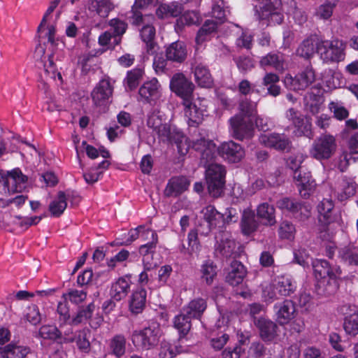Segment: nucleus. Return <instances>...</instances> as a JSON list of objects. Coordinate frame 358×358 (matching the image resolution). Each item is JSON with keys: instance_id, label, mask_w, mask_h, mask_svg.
<instances>
[{"instance_id": "1", "label": "nucleus", "mask_w": 358, "mask_h": 358, "mask_svg": "<svg viewBox=\"0 0 358 358\" xmlns=\"http://www.w3.org/2000/svg\"><path fill=\"white\" fill-rule=\"evenodd\" d=\"M60 0H52L45 13L40 25L38 27V33L40 38L47 39V48L50 50V53L45 55L44 48L39 45L36 48V56L43 57V62L45 73L52 79L62 83V77L61 73L58 71L55 61H60L64 57L63 49L64 43L56 37L55 24L51 23L52 13L57 7Z\"/></svg>"}, {"instance_id": "2", "label": "nucleus", "mask_w": 358, "mask_h": 358, "mask_svg": "<svg viewBox=\"0 0 358 358\" xmlns=\"http://www.w3.org/2000/svg\"><path fill=\"white\" fill-rule=\"evenodd\" d=\"M257 102L248 99L242 101L238 107V113L229 120V131L232 136L243 141L254 136L255 126L259 130L266 131L270 128V119L257 115Z\"/></svg>"}, {"instance_id": "3", "label": "nucleus", "mask_w": 358, "mask_h": 358, "mask_svg": "<svg viewBox=\"0 0 358 358\" xmlns=\"http://www.w3.org/2000/svg\"><path fill=\"white\" fill-rule=\"evenodd\" d=\"M192 148L201 154V162L205 163L213 161L217 155L229 163H238L245 156L243 147L232 141L223 142L217 148L213 141L201 138L193 141Z\"/></svg>"}, {"instance_id": "4", "label": "nucleus", "mask_w": 358, "mask_h": 358, "mask_svg": "<svg viewBox=\"0 0 358 358\" xmlns=\"http://www.w3.org/2000/svg\"><path fill=\"white\" fill-rule=\"evenodd\" d=\"M201 214L203 220L207 223L209 231L215 229L219 230L215 236L216 250L226 257H230L236 248V243L231 234L223 230L224 226L223 214L218 212L212 205L203 208Z\"/></svg>"}, {"instance_id": "5", "label": "nucleus", "mask_w": 358, "mask_h": 358, "mask_svg": "<svg viewBox=\"0 0 358 358\" xmlns=\"http://www.w3.org/2000/svg\"><path fill=\"white\" fill-rule=\"evenodd\" d=\"M147 124L162 141L175 143L180 155H185L187 153L190 147L187 138L179 129L164 122L159 113H153L150 115Z\"/></svg>"}, {"instance_id": "6", "label": "nucleus", "mask_w": 358, "mask_h": 358, "mask_svg": "<svg viewBox=\"0 0 358 358\" xmlns=\"http://www.w3.org/2000/svg\"><path fill=\"white\" fill-rule=\"evenodd\" d=\"M315 278L320 286L324 285V292L327 295L334 294L339 287L341 270L339 266H329L327 260L316 259L312 262Z\"/></svg>"}, {"instance_id": "7", "label": "nucleus", "mask_w": 358, "mask_h": 358, "mask_svg": "<svg viewBox=\"0 0 358 358\" xmlns=\"http://www.w3.org/2000/svg\"><path fill=\"white\" fill-rule=\"evenodd\" d=\"M295 282L291 276L280 275L274 277L271 281L262 284V296L265 302L271 303L281 296H289L296 290Z\"/></svg>"}, {"instance_id": "8", "label": "nucleus", "mask_w": 358, "mask_h": 358, "mask_svg": "<svg viewBox=\"0 0 358 358\" xmlns=\"http://www.w3.org/2000/svg\"><path fill=\"white\" fill-rule=\"evenodd\" d=\"M346 44L338 38L320 40L317 44V53L324 63L336 64L343 62L346 56Z\"/></svg>"}, {"instance_id": "9", "label": "nucleus", "mask_w": 358, "mask_h": 358, "mask_svg": "<svg viewBox=\"0 0 358 358\" xmlns=\"http://www.w3.org/2000/svg\"><path fill=\"white\" fill-rule=\"evenodd\" d=\"M211 162L201 161V164L206 167L205 178L208 192L211 196L217 197L223 192L227 171L224 166Z\"/></svg>"}, {"instance_id": "10", "label": "nucleus", "mask_w": 358, "mask_h": 358, "mask_svg": "<svg viewBox=\"0 0 358 358\" xmlns=\"http://www.w3.org/2000/svg\"><path fill=\"white\" fill-rule=\"evenodd\" d=\"M162 334L160 325L153 322L141 330L134 331L131 339L136 347L149 350L157 344Z\"/></svg>"}, {"instance_id": "11", "label": "nucleus", "mask_w": 358, "mask_h": 358, "mask_svg": "<svg viewBox=\"0 0 358 358\" xmlns=\"http://www.w3.org/2000/svg\"><path fill=\"white\" fill-rule=\"evenodd\" d=\"M154 20L155 17L152 15H143L138 11L134 12L133 24L136 25L144 24L140 30V35L142 41L146 44L147 51L149 54H154L156 51V44L154 42L155 28L152 24Z\"/></svg>"}, {"instance_id": "12", "label": "nucleus", "mask_w": 358, "mask_h": 358, "mask_svg": "<svg viewBox=\"0 0 358 358\" xmlns=\"http://www.w3.org/2000/svg\"><path fill=\"white\" fill-rule=\"evenodd\" d=\"M170 88L182 100V104H189V100H194V85L182 73L175 74L170 81Z\"/></svg>"}, {"instance_id": "13", "label": "nucleus", "mask_w": 358, "mask_h": 358, "mask_svg": "<svg viewBox=\"0 0 358 358\" xmlns=\"http://www.w3.org/2000/svg\"><path fill=\"white\" fill-rule=\"evenodd\" d=\"M315 76L311 67H306L294 77L287 74L284 78L285 87L291 90L300 91L308 88L315 80Z\"/></svg>"}, {"instance_id": "14", "label": "nucleus", "mask_w": 358, "mask_h": 358, "mask_svg": "<svg viewBox=\"0 0 358 358\" xmlns=\"http://www.w3.org/2000/svg\"><path fill=\"white\" fill-rule=\"evenodd\" d=\"M336 148V141L331 135H322L318 138L310 149V155L317 160L329 159Z\"/></svg>"}, {"instance_id": "15", "label": "nucleus", "mask_w": 358, "mask_h": 358, "mask_svg": "<svg viewBox=\"0 0 358 358\" xmlns=\"http://www.w3.org/2000/svg\"><path fill=\"white\" fill-rule=\"evenodd\" d=\"M296 315L294 303L289 299H285L273 306V317L276 323L284 326L289 324Z\"/></svg>"}, {"instance_id": "16", "label": "nucleus", "mask_w": 358, "mask_h": 358, "mask_svg": "<svg viewBox=\"0 0 358 358\" xmlns=\"http://www.w3.org/2000/svg\"><path fill=\"white\" fill-rule=\"evenodd\" d=\"M259 141L264 146L277 150L289 151L292 148V143L285 134L264 133L259 136Z\"/></svg>"}, {"instance_id": "17", "label": "nucleus", "mask_w": 358, "mask_h": 358, "mask_svg": "<svg viewBox=\"0 0 358 358\" xmlns=\"http://www.w3.org/2000/svg\"><path fill=\"white\" fill-rule=\"evenodd\" d=\"M113 87L109 78H103L92 92V98L96 106H106L112 96Z\"/></svg>"}, {"instance_id": "18", "label": "nucleus", "mask_w": 358, "mask_h": 358, "mask_svg": "<svg viewBox=\"0 0 358 358\" xmlns=\"http://www.w3.org/2000/svg\"><path fill=\"white\" fill-rule=\"evenodd\" d=\"M294 179L300 195L306 199L314 193L317 184L312 178L311 173L307 171H299L294 173Z\"/></svg>"}, {"instance_id": "19", "label": "nucleus", "mask_w": 358, "mask_h": 358, "mask_svg": "<svg viewBox=\"0 0 358 358\" xmlns=\"http://www.w3.org/2000/svg\"><path fill=\"white\" fill-rule=\"evenodd\" d=\"M141 99L147 103L156 102L162 95V87L155 78L144 82L138 90Z\"/></svg>"}, {"instance_id": "20", "label": "nucleus", "mask_w": 358, "mask_h": 358, "mask_svg": "<svg viewBox=\"0 0 358 358\" xmlns=\"http://www.w3.org/2000/svg\"><path fill=\"white\" fill-rule=\"evenodd\" d=\"M115 6L110 0H90L85 8V14L87 17H93L98 15L101 17L106 18Z\"/></svg>"}, {"instance_id": "21", "label": "nucleus", "mask_w": 358, "mask_h": 358, "mask_svg": "<svg viewBox=\"0 0 358 358\" xmlns=\"http://www.w3.org/2000/svg\"><path fill=\"white\" fill-rule=\"evenodd\" d=\"M131 278L130 275H125L117 278L112 284L110 295L117 301L124 299L130 291Z\"/></svg>"}, {"instance_id": "22", "label": "nucleus", "mask_w": 358, "mask_h": 358, "mask_svg": "<svg viewBox=\"0 0 358 358\" xmlns=\"http://www.w3.org/2000/svg\"><path fill=\"white\" fill-rule=\"evenodd\" d=\"M357 187L353 178L345 176L336 184L334 194L339 201H345L355 195Z\"/></svg>"}, {"instance_id": "23", "label": "nucleus", "mask_w": 358, "mask_h": 358, "mask_svg": "<svg viewBox=\"0 0 358 358\" xmlns=\"http://www.w3.org/2000/svg\"><path fill=\"white\" fill-rule=\"evenodd\" d=\"M342 312L345 315L343 328L347 334L355 336L358 334V310L355 306H343Z\"/></svg>"}, {"instance_id": "24", "label": "nucleus", "mask_w": 358, "mask_h": 358, "mask_svg": "<svg viewBox=\"0 0 358 358\" xmlns=\"http://www.w3.org/2000/svg\"><path fill=\"white\" fill-rule=\"evenodd\" d=\"M184 106L185 116L189 127H196L203 120L206 110L203 107L199 108L196 102L189 100V104H182Z\"/></svg>"}, {"instance_id": "25", "label": "nucleus", "mask_w": 358, "mask_h": 358, "mask_svg": "<svg viewBox=\"0 0 358 358\" xmlns=\"http://www.w3.org/2000/svg\"><path fill=\"white\" fill-rule=\"evenodd\" d=\"M334 203L331 199H324L317 206L319 222L324 225L335 222L338 216L334 213Z\"/></svg>"}, {"instance_id": "26", "label": "nucleus", "mask_w": 358, "mask_h": 358, "mask_svg": "<svg viewBox=\"0 0 358 358\" xmlns=\"http://www.w3.org/2000/svg\"><path fill=\"white\" fill-rule=\"evenodd\" d=\"M257 217L260 222L266 227L275 224V209L274 206L267 202L259 203L256 208Z\"/></svg>"}, {"instance_id": "27", "label": "nucleus", "mask_w": 358, "mask_h": 358, "mask_svg": "<svg viewBox=\"0 0 358 358\" xmlns=\"http://www.w3.org/2000/svg\"><path fill=\"white\" fill-rule=\"evenodd\" d=\"M259 66L264 70L272 68L277 71L282 72L285 69L283 55L280 52L268 53L260 58Z\"/></svg>"}, {"instance_id": "28", "label": "nucleus", "mask_w": 358, "mask_h": 358, "mask_svg": "<svg viewBox=\"0 0 358 358\" xmlns=\"http://www.w3.org/2000/svg\"><path fill=\"white\" fill-rule=\"evenodd\" d=\"M147 292L143 287H137L133 290L129 300V309L133 314L141 313L145 307Z\"/></svg>"}, {"instance_id": "29", "label": "nucleus", "mask_w": 358, "mask_h": 358, "mask_svg": "<svg viewBox=\"0 0 358 358\" xmlns=\"http://www.w3.org/2000/svg\"><path fill=\"white\" fill-rule=\"evenodd\" d=\"M259 222L255 219V213L250 208H245L242 213L241 228L243 234L250 236L255 232L259 227Z\"/></svg>"}, {"instance_id": "30", "label": "nucleus", "mask_w": 358, "mask_h": 358, "mask_svg": "<svg viewBox=\"0 0 358 358\" xmlns=\"http://www.w3.org/2000/svg\"><path fill=\"white\" fill-rule=\"evenodd\" d=\"M255 324L259 330L261 338L265 341H272L276 335L277 325L268 319L259 317L255 320Z\"/></svg>"}, {"instance_id": "31", "label": "nucleus", "mask_w": 358, "mask_h": 358, "mask_svg": "<svg viewBox=\"0 0 358 358\" xmlns=\"http://www.w3.org/2000/svg\"><path fill=\"white\" fill-rule=\"evenodd\" d=\"M245 266L238 261L231 262L226 276V280L230 285L236 286L241 284L246 275Z\"/></svg>"}, {"instance_id": "32", "label": "nucleus", "mask_w": 358, "mask_h": 358, "mask_svg": "<svg viewBox=\"0 0 358 358\" xmlns=\"http://www.w3.org/2000/svg\"><path fill=\"white\" fill-rule=\"evenodd\" d=\"M189 183L186 177H173L166 185L165 193L169 196H176L187 189Z\"/></svg>"}, {"instance_id": "33", "label": "nucleus", "mask_w": 358, "mask_h": 358, "mask_svg": "<svg viewBox=\"0 0 358 358\" xmlns=\"http://www.w3.org/2000/svg\"><path fill=\"white\" fill-rule=\"evenodd\" d=\"M29 352L28 347L15 343H10L0 348L2 358H25Z\"/></svg>"}, {"instance_id": "34", "label": "nucleus", "mask_w": 358, "mask_h": 358, "mask_svg": "<svg viewBox=\"0 0 358 358\" xmlns=\"http://www.w3.org/2000/svg\"><path fill=\"white\" fill-rule=\"evenodd\" d=\"M206 308L207 303L206 300L196 298L190 301L187 306L182 308V310L183 313H185L192 319H200Z\"/></svg>"}, {"instance_id": "35", "label": "nucleus", "mask_w": 358, "mask_h": 358, "mask_svg": "<svg viewBox=\"0 0 358 358\" xmlns=\"http://www.w3.org/2000/svg\"><path fill=\"white\" fill-rule=\"evenodd\" d=\"M166 56L169 60L177 62H183L187 57L185 43L181 41L172 43L166 49Z\"/></svg>"}, {"instance_id": "36", "label": "nucleus", "mask_w": 358, "mask_h": 358, "mask_svg": "<svg viewBox=\"0 0 358 358\" xmlns=\"http://www.w3.org/2000/svg\"><path fill=\"white\" fill-rule=\"evenodd\" d=\"M320 42V40L316 36H310L303 41L296 50V54L301 57L310 58L315 51L317 52V44Z\"/></svg>"}, {"instance_id": "37", "label": "nucleus", "mask_w": 358, "mask_h": 358, "mask_svg": "<svg viewBox=\"0 0 358 358\" xmlns=\"http://www.w3.org/2000/svg\"><path fill=\"white\" fill-rule=\"evenodd\" d=\"M183 7L181 3L173 1L169 4H162L157 9V15L162 19L170 17H176L181 14Z\"/></svg>"}, {"instance_id": "38", "label": "nucleus", "mask_w": 358, "mask_h": 358, "mask_svg": "<svg viewBox=\"0 0 358 358\" xmlns=\"http://www.w3.org/2000/svg\"><path fill=\"white\" fill-rule=\"evenodd\" d=\"M212 15H213L212 14ZM213 17H214V16ZM226 17L223 20H220L215 17V18L217 20V22L211 20H206L197 33L196 37V44L200 45L206 40H207L208 35L215 31L217 28V24L219 23L223 22Z\"/></svg>"}, {"instance_id": "39", "label": "nucleus", "mask_w": 358, "mask_h": 358, "mask_svg": "<svg viewBox=\"0 0 358 358\" xmlns=\"http://www.w3.org/2000/svg\"><path fill=\"white\" fill-rule=\"evenodd\" d=\"M239 345H236L234 348H226L222 353L223 358H240L241 355L244 352V349L241 345H245L249 339L248 333L244 334L238 332L237 334Z\"/></svg>"}, {"instance_id": "40", "label": "nucleus", "mask_w": 358, "mask_h": 358, "mask_svg": "<svg viewBox=\"0 0 358 358\" xmlns=\"http://www.w3.org/2000/svg\"><path fill=\"white\" fill-rule=\"evenodd\" d=\"M324 98L320 95L308 93L304 97V107L307 112L313 115L317 114L323 105Z\"/></svg>"}, {"instance_id": "41", "label": "nucleus", "mask_w": 358, "mask_h": 358, "mask_svg": "<svg viewBox=\"0 0 358 358\" xmlns=\"http://www.w3.org/2000/svg\"><path fill=\"white\" fill-rule=\"evenodd\" d=\"M184 350L178 343H171L163 341L160 344L159 358H173L176 355L183 352Z\"/></svg>"}, {"instance_id": "42", "label": "nucleus", "mask_w": 358, "mask_h": 358, "mask_svg": "<svg viewBox=\"0 0 358 358\" xmlns=\"http://www.w3.org/2000/svg\"><path fill=\"white\" fill-rule=\"evenodd\" d=\"M279 76L274 73H266L263 78L262 85L267 87L268 94L277 96L280 93V87L278 85Z\"/></svg>"}, {"instance_id": "43", "label": "nucleus", "mask_w": 358, "mask_h": 358, "mask_svg": "<svg viewBox=\"0 0 358 358\" xmlns=\"http://www.w3.org/2000/svg\"><path fill=\"white\" fill-rule=\"evenodd\" d=\"M191 317H189L185 313H181L175 316L173 319V327L180 334V337H183L187 334L191 328Z\"/></svg>"}, {"instance_id": "44", "label": "nucleus", "mask_w": 358, "mask_h": 358, "mask_svg": "<svg viewBox=\"0 0 358 358\" xmlns=\"http://www.w3.org/2000/svg\"><path fill=\"white\" fill-rule=\"evenodd\" d=\"M110 165L109 161L104 159L96 166H92L87 173H84L85 180L88 184L96 182L103 171L107 169Z\"/></svg>"}, {"instance_id": "45", "label": "nucleus", "mask_w": 358, "mask_h": 358, "mask_svg": "<svg viewBox=\"0 0 358 358\" xmlns=\"http://www.w3.org/2000/svg\"><path fill=\"white\" fill-rule=\"evenodd\" d=\"M194 78L197 84L202 87H210L213 83V79L208 69L199 64L194 69Z\"/></svg>"}, {"instance_id": "46", "label": "nucleus", "mask_w": 358, "mask_h": 358, "mask_svg": "<svg viewBox=\"0 0 358 358\" xmlns=\"http://www.w3.org/2000/svg\"><path fill=\"white\" fill-rule=\"evenodd\" d=\"M338 255L344 262L358 265V249L354 245H349L341 248Z\"/></svg>"}, {"instance_id": "47", "label": "nucleus", "mask_w": 358, "mask_h": 358, "mask_svg": "<svg viewBox=\"0 0 358 358\" xmlns=\"http://www.w3.org/2000/svg\"><path fill=\"white\" fill-rule=\"evenodd\" d=\"M67 206L66 194L60 192L57 196L50 203L49 210L52 216H60Z\"/></svg>"}, {"instance_id": "48", "label": "nucleus", "mask_w": 358, "mask_h": 358, "mask_svg": "<svg viewBox=\"0 0 358 358\" xmlns=\"http://www.w3.org/2000/svg\"><path fill=\"white\" fill-rule=\"evenodd\" d=\"M200 21V16L198 13L195 11H187L182 15L178 19H177L176 24V29L182 30L185 26H189L192 24H196Z\"/></svg>"}, {"instance_id": "49", "label": "nucleus", "mask_w": 358, "mask_h": 358, "mask_svg": "<svg viewBox=\"0 0 358 358\" xmlns=\"http://www.w3.org/2000/svg\"><path fill=\"white\" fill-rule=\"evenodd\" d=\"M201 279L207 285H210L217 275V267L213 262L208 260L201 267Z\"/></svg>"}, {"instance_id": "50", "label": "nucleus", "mask_w": 358, "mask_h": 358, "mask_svg": "<svg viewBox=\"0 0 358 358\" xmlns=\"http://www.w3.org/2000/svg\"><path fill=\"white\" fill-rule=\"evenodd\" d=\"M278 233L281 240L292 241L295 238L296 228L292 222L283 221L280 224Z\"/></svg>"}, {"instance_id": "51", "label": "nucleus", "mask_w": 358, "mask_h": 358, "mask_svg": "<svg viewBox=\"0 0 358 358\" xmlns=\"http://www.w3.org/2000/svg\"><path fill=\"white\" fill-rule=\"evenodd\" d=\"M110 348L112 353L117 357H122L125 353L126 338L122 335H116L110 341Z\"/></svg>"}, {"instance_id": "52", "label": "nucleus", "mask_w": 358, "mask_h": 358, "mask_svg": "<svg viewBox=\"0 0 358 358\" xmlns=\"http://www.w3.org/2000/svg\"><path fill=\"white\" fill-rule=\"evenodd\" d=\"M294 124L295 127L294 133L296 136H304L308 138H312L313 134L312 131V124L310 120L304 117Z\"/></svg>"}, {"instance_id": "53", "label": "nucleus", "mask_w": 358, "mask_h": 358, "mask_svg": "<svg viewBox=\"0 0 358 358\" xmlns=\"http://www.w3.org/2000/svg\"><path fill=\"white\" fill-rule=\"evenodd\" d=\"M143 74V71L141 69H134L129 71L124 79L126 89H129V90L135 89L138 86Z\"/></svg>"}, {"instance_id": "54", "label": "nucleus", "mask_w": 358, "mask_h": 358, "mask_svg": "<svg viewBox=\"0 0 358 358\" xmlns=\"http://www.w3.org/2000/svg\"><path fill=\"white\" fill-rule=\"evenodd\" d=\"M94 304L91 303L85 308L80 309L76 316L73 317L71 324L78 325L88 321L94 310Z\"/></svg>"}, {"instance_id": "55", "label": "nucleus", "mask_w": 358, "mask_h": 358, "mask_svg": "<svg viewBox=\"0 0 358 358\" xmlns=\"http://www.w3.org/2000/svg\"><path fill=\"white\" fill-rule=\"evenodd\" d=\"M188 248H186L184 245H182V246L180 248V250L182 253H187L189 255H192L193 253H196L199 250V243L198 241L197 238V233L196 231L192 230L189 232L188 236Z\"/></svg>"}, {"instance_id": "56", "label": "nucleus", "mask_w": 358, "mask_h": 358, "mask_svg": "<svg viewBox=\"0 0 358 358\" xmlns=\"http://www.w3.org/2000/svg\"><path fill=\"white\" fill-rule=\"evenodd\" d=\"M277 206L282 211H287L294 215L298 213L299 202L287 197H284L277 201Z\"/></svg>"}, {"instance_id": "57", "label": "nucleus", "mask_w": 358, "mask_h": 358, "mask_svg": "<svg viewBox=\"0 0 358 358\" xmlns=\"http://www.w3.org/2000/svg\"><path fill=\"white\" fill-rule=\"evenodd\" d=\"M87 297L86 292L78 289H70L62 294L64 301H69L73 304H79L84 301Z\"/></svg>"}, {"instance_id": "58", "label": "nucleus", "mask_w": 358, "mask_h": 358, "mask_svg": "<svg viewBox=\"0 0 358 358\" xmlns=\"http://www.w3.org/2000/svg\"><path fill=\"white\" fill-rule=\"evenodd\" d=\"M82 147L85 150L87 155L91 159H96L99 155L104 159L110 157L109 152L103 147H100L99 149H96L92 145H87L85 141L82 143Z\"/></svg>"}, {"instance_id": "59", "label": "nucleus", "mask_w": 358, "mask_h": 358, "mask_svg": "<svg viewBox=\"0 0 358 358\" xmlns=\"http://www.w3.org/2000/svg\"><path fill=\"white\" fill-rule=\"evenodd\" d=\"M329 110L334 113V117L339 120L348 117L349 113L345 108L343 103L340 101H331L329 104Z\"/></svg>"}, {"instance_id": "60", "label": "nucleus", "mask_w": 358, "mask_h": 358, "mask_svg": "<svg viewBox=\"0 0 358 358\" xmlns=\"http://www.w3.org/2000/svg\"><path fill=\"white\" fill-rule=\"evenodd\" d=\"M351 152L343 151L335 160V166L341 171H345L351 162H355V158L352 157Z\"/></svg>"}, {"instance_id": "61", "label": "nucleus", "mask_w": 358, "mask_h": 358, "mask_svg": "<svg viewBox=\"0 0 358 358\" xmlns=\"http://www.w3.org/2000/svg\"><path fill=\"white\" fill-rule=\"evenodd\" d=\"M310 255L304 248L299 247L294 250V259L303 268L309 266Z\"/></svg>"}, {"instance_id": "62", "label": "nucleus", "mask_w": 358, "mask_h": 358, "mask_svg": "<svg viewBox=\"0 0 358 358\" xmlns=\"http://www.w3.org/2000/svg\"><path fill=\"white\" fill-rule=\"evenodd\" d=\"M212 13L214 17L219 20H223L229 13V10L225 7L223 0H213Z\"/></svg>"}, {"instance_id": "63", "label": "nucleus", "mask_w": 358, "mask_h": 358, "mask_svg": "<svg viewBox=\"0 0 358 358\" xmlns=\"http://www.w3.org/2000/svg\"><path fill=\"white\" fill-rule=\"evenodd\" d=\"M39 334L44 339H56L61 334L55 326L44 325L40 328Z\"/></svg>"}, {"instance_id": "64", "label": "nucleus", "mask_w": 358, "mask_h": 358, "mask_svg": "<svg viewBox=\"0 0 358 358\" xmlns=\"http://www.w3.org/2000/svg\"><path fill=\"white\" fill-rule=\"evenodd\" d=\"M306 158V155L303 153L298 152L295 155H291L286 161L287 166L295 172H299L298 169L300 168L301 164Z\"/></svg>"}]
</instances>
